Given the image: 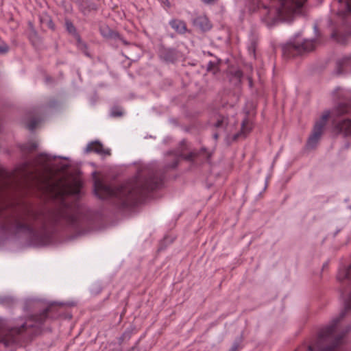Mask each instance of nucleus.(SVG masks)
Masks as SVG:
<instances>
[{
	"mask_svg": "<svg viewBox=\"0 0 351 351\" xmlns=\"http://www.w3.org/2000/svg\"><path fill=\"white\" fill-rule=\"evenodd\" d=\"M211 156L212 154L206 147L193 150L188 154H182L162 169L153 164L143 167L134 178L114 188L96 179L94 181V192L99 199L108 200L119 210L132 208L143 202L150 192L162 186L165 173L169 169H176L180 158L187 161H193L199 158L210 162Z\"/></svg>",
	"mask_w": 351,
	"mask_h": 351,
	"instance_id": "obj_1",
	"label": "nucleus"
},
{
	"mask_svg": "<svg viewBox=\"0 0 351 351\" xmlns=\"http://www.w3.org/2000/svg\"><path fill=\"white\" fill-rule=\"evenodd\" d=\"M59 308L60 306L51 304L40 313L17 319L12 327L0 330V343L8 348L31 341L42 332L47 320L56 319L60 315Z\"/></svg>",
	"mask_w": 351,
	"mask_h": 351,
	"instance_id": "obj_2",
	"label": "nucleus"
},
{
	"mask_svg": "<svg viewBox=\"0 0 351 351\" xmlns=\"http://www.w3.org/2000/svg\"><path fill=\"white\" fill-rule=\"evenodd\" d=\"M337 279L341 284L340 291L343 297L346 287L351 285V265L348 267H341L339 269ZM344 305V309L339 315L332 319L329 325L321 330L318 336L319 343L316 347L308 346L307 351H314L315 348L317 351H335L339 346L343 335H335V332L339 322L345 317L347 312L351 310V293L345 299Z\"/></svg>",
	"mask_w": 351,
	"mask_h": 351,
	"instance_id": "obj_3",
	"label": "nucleus"
},
{
	"mask_svg": "<svg viewBox=\"0 0 351 351\" xmlns=\"http://www.w3.org/2000/svg\"><path fill=\"white\" fill-rule=\"evenodd\" d=\"M337 116L349 114L351 116V105L347 103H339L335 109ZM332 132L336 135L351 136V119H344L335 124Z\"/></svg>",
	"mask_w": 351,
	"mask_h": 351,
	"instance_id": "obj_4",
	"label": "nucleus"
},
{
	"mask_svg": "<svg viewBox=\"0 0 351 351\" xmlns=\"http://www.w3.org/2000/svg\"><path fill=\"white\" fill-rule=\"evenodd\" d=\"M315 43L313 40H304L302 42H289L282 46V56L290 58L303 53L309 52L314 49Z\"/></svg>",
	"mask_w": 351,
	"mask_h": 351,
	"instance_id": "obj_5",
	"label": "nucleus"
},
{
	"mask_svg": "<svg viewBox=\"0 0 351 351\" xmlns=\"http://www.w3.org/2000/svg\"><path fill=\"white\" fill-rule=\"evenodd\" d=\"M329 117L330 112H326L322 114L320 120L315 123L312 134L310 135L307 141L306 146L308 148L313 149L316 147L323 134L324 129Z\"/></svg>",
	"mask_w": 351,
	"mask_h": 351,
	"instance_id": "obj_6",
	"label": "nucleus"
},
{
	"mask_svg": "<svg viewBox=\"0 0 351 351\" xmlns=\"http://www.w3.org/2000/svg\"><path fill=\"white\" fill-rule=\"evenodd\" d=\"M158 57L166 63H174L179 58V52L175 48L160 46L158 50Z\"/></svg>",
	"mask_w": 351,
	"mask_h": 351,
	"instance_id": "obj_7",
	"label": "nucleus"
},
{
	"mask_svg": "<svg viewBox=\"0 0 351 351\" xmlns=\"http://www.w3.org/2000/svg\"><path fill=\"white\" fill-rule=\"evenodd\" d=\"M84 152L95 153L101 156L105 157L110 156L111 152L109 148H104L103 144L99 141H94L90 142L86 147Z\"/></svg>",
	"mask_w": 351,
	"mask_h": 351,
	"instance_id": "obj_8",
	"label": "nucleus"
},
{
	"mask_svg": "<svg viewBox=\"0 0 351 351\" xmlns=\"http://www.w3.org/2000/svg\"><path fill=\"white\" fill-rule=\"evenodd\" d=\"M79 12L84 16L98 10L97 5L93 0H75Z\"/></svg>",
	"mask_w": 351,
	"mask_h": 351,
	"instance_id": "obj_9",
	"label": "nucleus"
},
{
	"mask_svg": "<svg viewBox=\"0 0 351 351\" xmlns=\"http://www.w3.org/2000/svg\"><path fill=\"white\" fill-rule=\"evenodd\" d=\"M99 32L104 38L114 40H119L125 46H128L130 45V43L126 40H125L117 32L112 30L108 25L100 26Z\"/></svg>",
	"mask_w": 351,
	"mask_h": 351,
	"instance_id": "obj_10",
	"label": "nucleus"
},
{
	"mask_svg": "<svg viewBox=\"0 0 351 351\" xmlns=\"http://www.w3.org/2000/svg\"><path fill=\"white\" fill-rule=\"evenodd\" d=\"M192 23L194 27L203 32L209 31L213 27L211 22L206 15H199L195 17L192 20Z\"/></svg>",
	"mask_w": 351,
	"mask_h": 351,
	"instance_id": "obj_11",
	"label": "nucleus"
},
{
	"mask_svg": "<svg viewBox=\"0 0 351 351\" xmlns=\"http://www.w3.org/2000/svg\"><path fill=\"white\" fill-rule=\"evenodd\" d=\"M351 72V55L343 57L336 63V73L343 75Z\"/></svg>",
	"mask_w": 351,
	"mask_h": 351,
	"instance_id": "obj_12",
	"label": "nucleus"
},
{
	"mask_svg": "<svg viewBox=\"0 0 351 351\" xmlns=\"http://www.w3.org/2000/svg\"><path fill=\"white\" fill-rule=\"evenodd\" d=\"M252 123L249 119L248 117L246 116L241 123V131L234 135L233 139L237 140L241 136H243V138H245L246 136L252 131Z\"/></svg>",
	"mask_w": 351,
	"mask_h": 351,
	"instance_id": "obj_13",
	"label": "nucleus"
},
{
	"mask_svg": "<svg viewBox=\"0 0 351 351\" xmlns=\"http://www.w3.org/2000/svg\"><path fill=\"white\" fill-rule=\"evenodd\" d=\"M171 27L175 30L178 34H184L188 32L187 25L185 21L178 19H173L169 22Z\"/></svg>",
	"mask_w": 351,
	"mask_h": 351,
	"instance_id": "obj_14",
	"label": "nucleus"
},
{
	"mask_svg": "<svg viewBox=\"0 0 351 351\" xmlns=\"http://www.w3.org/2000/svg\"><path fill=\"white\" fill-rule=\"evenodd\" d=\"M250 3V8L253 11H256L258 10H262L265 13V15L269 18V13H270V9L263 4L262 3V0H249Z\"/></svg>",
	"mask_w": 351,
	"mask_h": 351,
	"instance_id": "obj_15",
	"label": "nucleus"
},
{
	"mask_svg": "<svg viewBox=\"0 0 351 351\" xmlns=\"http://www.w3.org/2000/svg\"><path fill=\"white\" fill-rule=\"evenodd\" d=\"M75 40L77 49L82 51L86 56L90 58L91 55L88 51V47L86 43L82 40L80 36L78 38H76Z\"/></svg>",
	"mask_w": 351,
	"mask_h": 351,
	"instance_id": "obj_16",
	"label": "nucleus"
},
{
	"mask_svg": "<svg viewBox=\"0 0 351 351\" xmlns=\"http://www.w3.org/2000/svg\"><path fill=\"white\" fill-rule=\"evenodd\" d=\"M64 26L66 32L75 38H78L80 36L77 32V28L71 20L67 19H65Z\"/></svg>",
	"mask_w": 351,
	"mask_h": 351,
	"instance_id": "obj_17",
	"label": "nucleus"
},
{
	"mask_svg": "<svg viewBox=\"0 0 351 351\" xmlns=\"http://www.w3.org/2000/svg\"><path fill=\"white\" fill-rule=\"evenodd\" d=\"M220 62V60H217V62L210 61L207 64L206 71L213 73L214 75H217L219 71Z\"/></svg>",
	"mask_w": 351,
	"mask_h": 351,
	"instance_id": "obj_18",
	"label": "nucleus"
},
{
	"mask_svg": "<svg viewBox=\"0 0 351 351\" xmlns=\"http://www.w3.org/2000/svg\"><path fill=\"white\" fill-rule=\"evenodd\" d=\"M40 23L45 25L49 29L54 31L56 29V25L52 19L49 15H44L40 19Z\"/></svg>",
	"mask_w": 351,
	"mask_h": 351,
	"instance_id": "obj_19",
	"label": "nucleus"
},
{
	"mask_svg": "<svg viewBox=\"0 0 351 351\" xmlns=\"http://www.w3.org/2000/svg\"><path fill=\"white\" fill-rule=\"evenodd\" d=\"M38 147V145L35 142H29L27 143L23 144L20 146V149L23 152L31 153L36 150Z\"/></svg>",
	"mask_w": 351,
	"mask_h": 351,
	"instance_id": "obj_20",
	"label": "nucleus"
},
{
	"mask_svg": "<svg viewBox=\"0 0 351 351\" xmlns=\"http://www.w3.org/2000/svg\"><path fill=\"white\" fill-rule=\"evenodd\" d=\"M49 160V156L47 154L41 153L39 154L36 158V162L41 166L45 165L47 160Z\"/></svg>",
	"mask_w": 351,
	"mask_h": 351,
	"instance_id": "obj_21",
	"label": "nucleus"
},
{
	"mask_svg": "<svg viewBox=\"0 0 351 351\" xmlns=\"http://www.w3.org/2000/svg\"><path fill=\"white\" fill-rule=\"evenodd\" d=\"M38 123V121L36 119H32L27 124V128L30 131H33L36 128Z\"/></svg>",
	"mask_w": 351,
	"mask_h": 351,
	"instance_id": "obj_22",
	"label": "nucleus"
},
{
	"mask_svg": "<svg viewBox=\"0 0 351 351\" xmlns=\"http://www.w3.org/2000/svg\"><path fill=\"white\" fill-rule=\"evenodd\" d=\"M110 114L112 117H118L122 116L123 112L118 108L114 107L112 108Z\"/></svg>",
	"mask_w": 351,
	"mask_h": 351,
	"instance_id": "obj_23",
	"label": "nucleus"
},
{
	"mask_svg": "<svg viewBox=\"0 0 351 351\" xmlns=\"http://www.w3.org/2000/svg\"><path fill=\"white\" fill-rule=\"evenodd\" d=\"M241 342V339L239 341H235L231 348L228 351H239V348H241L240 344Z\"/></svg>",
	"mask_w": 351,
	"mask_h": 351,
	"instance_id": "obj_24",
	"label": "nucleus"
},
{
	"mask_svg": "<svg viewBox=\"0 0 351 351\" xmlns=\"http://www.w3.org/2000/svg\"><path fill=\"white\" fill-rule=\"evenodd\" d=\"M13 302V299L10 297L0 298V304H10Z\"/></svg>",
	"mask_w": 351,
	"mask_h": 351,
	"instance_id": "obj_25",
	"label": "nucleus"
},
{
	"mask_svg": "<svg viewBox=\"0 0 351 351\" xmlns=\"http://www.w3.org/2000/svg\"><path fill=\"white\" fill-rule=\"evenodd\" d=\"M243 75V72L241 70H237L233 73V76L238 80L239 83H241Z\"/></svg>",
	"mask_w": 351,
	"mask_h": 351,
	"instance_id": "obj_26",
	"label": "nucleus"
},
{
	"mask_svg": "<svg viewBox=\"0 0 351 351\" xmlns=\"http://www.w3.org/2000/svg\"><path fill=\"white\" fill-rule=\"evenodd\" d=\"M339 3L345 2L346 8L348 12H351V0H337Z\"/></svg>",
	"mask_w": 351,
	"mask_h": 351,
	"instance_id": "obj_27",
	"label": "nucleus"
},
{
	"mask_svg": "<svg viewBox=\"0 0 351 351\" xmlns=\"http://www.w3.org/2000/svg\"><path fill=\"white\" fill-rule=\"evenodd\" d=\"M9 51V47L6 44L0 45V54H5Z\"/></svg>",
	"mask_w": 351,
	"mask_h": 351,
	"instance_id": "obj_28",
	"label": "nucleus"
},
{
	"mask_svg": "<svg viewBox=\"0 0 351 351\" xmlns=\"http://www.w3.org/2000/svg\"><path fill=\"white\" fill-rule=\"evenodd\" d=\"M223 121H224V118L223 117H221L219 118L217 122L215 123V128H221L223 125Z\"/></svg>",
	"mask_w": 351,
	"mask_h": 351,
	"instance_id": "obj_29",
	"label": "nucleus"
},
{
	"mask_svg": "<svg viewBox=\"0 0 351 351\" xmlns=\"http://www.w3.org/2000/svg\"><path fill=\"white\" fill-rule=\"evenodd\" d=\"M248 49L250 53L254 55L256 51V43L254 42H252L250 46L249 47Z\"/></svg>",
	"mask_w": 351,
	"mask_h": 351,
	"instance_id": "obj_30",
	"label": "nucleus"
},
{
	"mask_svg": "<svg viewBox=\"0 0 351 351\" xmlns=\"http://www.w3.org/2000/svg\"><path fill=\"white\" fill-rule=\"evenodd\" d=\"M247 80H248L249 86L250 88H252L253 86V80H252V77H250V76H248L247 77Z\"/></svg>",
	"mask_w": 351,
	"mask_h": 351,
	"instance_id": "obj_31",
	"label": "nucleus"
},
{
	"mask_svg": "<svg viewBox=\"0 0 351 351\" xmlns=\"http://www.w3.org/2000/svg\"><path fill=\"white\" fill-rule=\"evenodd\" d=\"M213 138H214L215 139H216V140H217V139H218V138H219V134H218L217 133H215V134H213Z\"/></svg>",
	"mask_w": 351,
	"mask_h": 351,
	"instance_id": "obj_32",
	"label": "nucleus"
},
{
	"mask_svg": "<svg viewBox=\"0 0 351 351\" xmlns=\"http://www.w3.org/2000/svg\"><path fill=\"white\" fill-rule=\"evenodd\" d=\"M340 90V88H336L334 92H333V95H335L336 93H338V92Z\"/></svg>",
	"mask_w": 351,
	"mask_h": 351,
	"instance_id": "obj_33",
	"label": "nucleus"
},
{
	"mask_svg": "<svg viewBox=\"0 0 351 351\" xmlns=\"http://www.w3.org/2000/svg\"><path fill=\"white\" fill-rule=\"evenodd\" d=\"M134 350H135V347L133 346L131 348H130L128 351H134Z\"/></svg>",
	"mask_w": 351,
	"mask_h": 351,
	"instance_id": "obj_34",
	"label": "nucleus"
},
{
	"mask_svg": "<svg viewBox=\"0 0 351 351\" xmlns=\"http://www.w3.org/2000/svg\"><path fill=\"white\" fill-rule=\"evenodd\" d=\"M336 36H337V33H336V32H333V33L332 34V38H335V37H336Z\"/></svg>",
	"mask_w": 351,
	"mask_h": 351,
	"instance_id": "obj_35",
	"label": "nucleus"
},
{
	"mask_svg": "<svg viewBox=\"0 0 351 351\" xmlns=\"http://www.w3.org/2000/svg\"><path fill=\"white\" fill-rule=\"evenodd\" d=\"M33 33H34V36H37V32H36V31H34V32H33Z\"/></svg>",
	"mask_w": 351,
	"mask_h": 351,
	"instance_id": "obj_36",
	"label": "nucleus"
},
{
	"mask_svg": "<svg viewBox=\"0 0 351 351\" xmlns=\"http://www.w3.org/2000/svg\"><path fill=\"white\" fill-rule=\"evenodd\" d=\"M326 265H327V263H325V264L323 265V267H326Z\"/></svg>",
	"mask_w": 351,
	"mask_h": 351,
	"instance_id": "obj_37",
	"label": "nucleus"
}]
</instances>
